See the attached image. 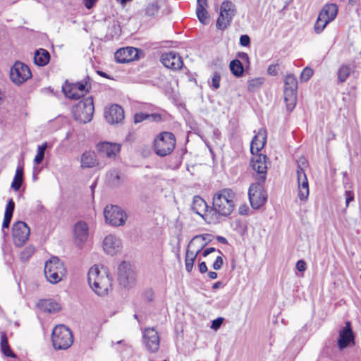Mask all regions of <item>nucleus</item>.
Returning <instances> with one entry per match:
<instances>
[{"mask_svg":"<svg viewBox=\"0 0 361 361\" xmlns=\"http://www.w3.org/2000/svg\"><path fill=\"white\" fill-rule=\"evenodd\" d=\"M147 120L152 122H159L161 121V115L158 113L147 114Z\"/></svg>","mask_w":361,"mask_h":361,"instance_id":"nucleus-50","label":"nucleus"},{"mask_svg":"<svg viewBox=\"0 0 361 361\" xmlns=\"http://www.w3.org/2000/svg\"><path fill=\"white\" fill-rule=\"evenodd\" d=\"M296 173H297V178L304 177L306 176V173H305V171H304L302 165H300V164H298V165Z\"/></svg>","mask_w":361,"mask_h":361,"instance_id":"nucleus-58","label":"nucleus"},{"mask_svg":"<svg viewBox=\"0 0 361 361\" xmlns=\"http://www.w3.org/2000/svg\"><path fill=\"white\" fill-rule=\"evenodd\" d=\"M34 209H35V212H42L44 210V207L42 205L41 201L37 200L35 202Z\"/></svg>","mask_w":361,"mask_h":361,"instance_id":"nucleus-57","label":"nucleus"},{"mask_svg":"<svg viewBox=\"0 0 361 361\" xmlns=\"http://www.w3.org/2000/svg\"><path fill=\"white\" fill-rule=\"evenodd\" d=\"M267 72L271 75H276L277 71H276V66L274 65H270L268 67Z\"/></svg>","mask_w":361,"mask_h":361,"instance_id":"nucleus-61","label":"nucleus"},{"mask_svg":"<svg viewBox=\"0 0 361 361\" xmlns=\"http://www.w3.org/2000/svg\"><path fill=\"white\" fill-rule=\"evenodd\" d=\"M339 331V336L337 341L338 346L340 350H343L354 343L355 336L352 330L351 323L348 321Z\"/></svg>","mask_w":361,"mask_h":361,"instance_id":"nucleus-16","label":"nucleus"},{"mask_svg":"<svg viewBox=\"0 0 361 361\" xmlns=\"http://www.w3.org/2000/svg\"><path fill=\"white\" fill-rule=\"evenodd\" d=\"M237 56L240 59L244 62L247 63L248 65L250 64V58L247 53L245 52H239L237 54Z\"/></svg>","mask_w":361,"mask_h":361,"instance_id":"nucleus-56","label":"nucleus"},{"mask_svg":"<svg viewBox=\"0 0 361 361\" xmlns=\"http://www.w3.org/2000/svg\"><path fill=\"white\" fill-rule=\"evenodd\" d=\"M66 273V269L63 262L57 257H52L46 262L44 275L48 281L55 284L61 281Z\"/></svg>","mask_w":361,"mask_h":361,"instance_id":"nucleus-3","label":"nucleus"},{"mask_svg":"<svg viewBox=\"0 0 361 361\" xmlns=\"http://www.w3.org/2000/svg\"><path fill=\"white\" fill-rule=\"evenodd\" d=\"M338 6L335 4H326L319 12L320 17L328 20L329 22L333 21L338 14Z\"/></svg>","mask_w":361,"mask_h":361,"instance_id":"nucleus-28","label":"nucleus"},{"mask_svg":"<svg viewBox=\"0 0 361 361\" xmlns=\"http://www.w3.org/2000/svg\"><path fill=\"white\" fill-rule=\"evenodd\" d=\"M80 163L82 168H93L99 164L95 153L90 151L82 153Z\"/></svg>","mask_w":361,"mask_h":361,"instance_id":"nucleus-29","label":"nucleus"},{"mask_svg":"<svg viewBox=\"0 0 361 361\" xmlns=\"http://www.w3.org/2000/svg\"><path fill=\"white\" fill-rule=\"evenodd\" d=\"M192 209L202 219H204V215L208 212V206L202 197L196 195L193 197Z\"/></svg>","mask_w":361,"mask_h":361,"instance_id":"nucleus-27","label":"nucleus"},{"mask_svg":"<svg viewBox=\"0 0 361 361\" xmlns=\"http://www.w3.org/2000/svg\"><path fill=\"white\" fill-rule=\"evenodd\" d=\"M207 244V242L200 243L198 249L195 252L189 250V247L186 250L185 264V269L188 272H191L193 268L194 262L197 258V255L200 252L201 250Z\"/></svg>","mask_w":361,"mask_h":361,"instance_id":"nucleus-25","label":"nucleus"},{"mask_svg":"<svg viewBox=\"0 0 361 361\" xmlns=\"http://www.w3.org/2000/svg\"><path fill=\"white\" fill-rule=\"evenodd\" d=\"M138 52V49L132 47H127L117 50L115 53L114 57L118 63H129L139 58Z\"/></svg>","mask_w":361,"mask_h":361,"instance_id":"nucleus-18","label":"nucleus"},{"mask_svg":"<svg viewBox=\"0 0 361 361\" xmlns=\"http://www.w3.org/2000/svg\"><path fill=\"white\" fill-rule=\"evenodd\" d=\"M135 280V273L131 269L130 265L123 262L118 268V281L121 286L128 288L130 286Z\"/></svg>","mask_w":361,"mask_h":361,"instance_id":"nucleus-14","label":"nucleus"},{"mask_svg":"<svg viewBox=\"0 0 361 361\" xmlns=\"http://www.w3.org/2000/svg\"><path fill=\"white\" fill-rule=\"evenodd\" d=\"M87 281L91 288L100 296L106 295L111 288V279L108 271L103 267L99 269L97 265L90 269Z\"/></svg>","mask_w":361,"mask_h":361,"instance_id":"nucleus-1","label":"nucleus"},{"mask_svg":"<svg viewBox=\"0 0 361 361\" xmlns=\"http://www.w3.org/2000/svg\"><path fill=\"white\" fill-rule=\"evenodd\" d=\"M30 233L29 226L23 221L16 222L12 227L13 243L17 247H22L28 240Z\"/></svg>","mask_w":361,"mask_h":361,"instance_id":"nucleus-12","label":"nucleus"},{"mask_svg":"<svg viewBox=\"0 0 361 361\" xmlns=\"http://www.w3.org/2000/svg\"><path fill=\"white\" fill-rule=\"evenodd\" d=\"M164 0H155L147 4L145 8V13L148 16H155L158 14L159 8L164 4Z\"/></svg>","mask_w":361,"mask_h":361,"instance_id":"nucleus-35","label":"nucleus"},{"mask_svg":"<svg viewBox=\"0 0 361 361\" xmlns=\"http://www.w3.org/2000/svg\"><path fill=\"white\" fill-rule=\"evenodd\" d=\"M296 269L298 271L302 272L306 269V262L302 260H298L296 263Z\"/></svg>","mask_w":361,"mask_h":361,"instance_id":"nucleus-55","label":"nucleus"},{"mask_svg":"<svg viewBox=\"0 0 361 361\" xmlns=\"http://www.w3.org/2000/svg\"><path fill=\"white\" fill-rule=\"evenodd\" d=\"M216 240L218 242L222 243V244H227L228 243V240H226V238L223 237V236H217L216 237Z\"/></svg>","mask_w":361,"mask_h":361,"instance_id":"nucleus-64","label":"nucleus"},{"mask_svg":"<svg viewBox=\"0 0 361 361\" xmlns=\"http://www.w3.org/2000/svg\"><path fill=\"white\" fill-rule=\"evenodd\" d=\"M97 0H84L85 6L87 9H90Z\"/></svg>","mask_w":361,"mask_h":361,"instance_id":"nucleus-60","label":"nucleus"},{"mask_svg":"<svg viewBox=\"0 0 361 361\" xmlns=\"http://www.w3.org/2000/svg\"><path fill=\"white\" fill-rule=\"evenodd\" d=\"M147 120V114L143 112L136 113L134 116V122L135 123H140L143 121Z\"/></svg>","mask_w":361,"mask_h":361,"instance_id":"nucleus-48","label":"nucleus"},{"mask_svg":"<svg viewBox=\"0 0 361 361\" xmlns=\"http://www.w3.org/2000/svg\"><path fill=\"white\" fill-rule=\"evenodd\" d=\"M329 23L330 22H329L328 20H326L324 18L320 17V16L319 15L314 24V28L315 32L317 34H320Z\"/></svg>","mask_w":361,"mask_h":361,"instance_id":"nucleus-40","label":"nucleus"},{"mask_svg":"<svg viewBox=\"0 0 361 361\" xmlns=\"http://www.w3.org/2000/svg\"><path fill=\"white\" fill-rule=\"evenodd\" d=\"M32 77L30 68L20 61H16L11 68L10 78L16 85H21Z\"/></svg>","mask_w":361,"mask_h":361,"instance_id":"nucleus-9","label":"nucleus"},{"mask_svg":"<svg viewBox=\"0 0 361 361\" xmlns=\"http://www.w3.org/2000/svg\"><path fill=\"white\" fill-rule=\"evenodd\" d=\"M229 68L231 73L234 76L237 78L243 76L245 69L242 62L239 59L232 60L230 62Z\"/></svg>","mask_w":361,"mask_h":361,"instance_id":"nucleus-34","label":"nucleus"},{"mask_svg":"<svg viewBox=\"0 0 361 361\" xmlns=\"http://www.w3.org/2000/svg\"><path fill=\"white\" fill-rule=\"evenodd\" d=\"M106 182L112 188H117L121 183L120 172L117 169H112L106 173Z\"/></svg>","mask_w":361,"mask_h":361,"instance_id":"nucleus-32","label":"nucleus"},{"mask_svg":"<svg viewBox=\"0 0 361 361\" xmlns=\"http://www.w3.org/2000/svg\"><path fill=\"white\" fill-rule=\"evenodd\" d=\"M35 252V247L33 245L27 246L20 253V258L23 262H27Z\"/></svg>","mask_w":361,"mask_h":361,"instance_id":"nucleus-43","label":"nucleus"},{"mask_svg":"<svg viewBox=\"0 0 361 361\" xmlns=\"http://www.w3.org/2000/svg\"><path fill=\"white\" fill-rule=\"evenodd\" d=\"M224 264V260L221 256H218L213 263L212 267L215 270H219Z\"/></svg>","mask_w":361,"mask_h":361,"instance_id":"nucleus-49","label":"nucleus"},{"mask_svg":"<svg viewBox=\"0 0 361 361\" xmlns=\"http://www.w3.org/2000/svg\"><path fill=\"white\" fill-rule=\"evenodd\" d=\"M199 271L202 274L207 271V267L204 262H202L199 264Z\"/></svg>","mask_w":361,"mask_h":361,"instance_id":"nucleus-62","label":"nucleus"},{"mask_svg":"<svg viewBox=\"0 0 361 361\" xmlns=\"http://www.w3.org/2000/svg\"><path fill=\"white\" fill-rule=\"evenodd\" d=\"M0 345L1 353L6 357L16 358V355L13 352V350L10 348L6 333H1Z\"/></svg>","mask_w":361,"mask_h":361,"instance_id":"nucleus-33","label":"nucleus"},{"mask_svg":"<svg viewBox=\"0 0 361 361\" xmlns=\"http://www.w3.org/2000/svg\"><path fill=\"white\" fill-rule=\"evenodd\" d=\"M143 343L146 349L152 353H157L159 348V336L154 328L145 329L142 335Z\"/></svg>","mask_w":361,"mask_h":361,"instance_id":"nucleus-15","label":"nucleus"},{"mask_svg":"<svg viewBox=\"0 0 361 361\" xmlns=\"http://www.w3.org/2000/svg\"><path fill=\"white\" fill-rule=\"evenodd\" d=\"M267 157L262 154H255L251 159V166L257 173L256 179L257 181L264 183L267 173Z\"/></svg>","mask_w":361,"mask_h":361,"instance_id":"nucleus-13","label":"nucleus"},{"mask_svg":"<svg viewBox=\"0 0 361 361\" xmlns=\"http://www.w3.org/2000/svg\"><path fill=\"white\" fill-rule=\"evenodd\" d=\"M240 44L243 47H248L250 44V38L247 35H243L240 37Z\"/></svg>","mask_w":361,"mask_h":361,"instance_id":"nucleus-52","label":"nucleus"},{"mask_svg":"<svg viewBox=\"0 0 361 361\" xmlns=\"http://www.w3.org/2000/svg\"><path fill=\"white\" fill-rule=\"evenodd\" d=\"M221 75L218 72H215L213 75L212 82V87L214 90H217L220 86Z\"/></svg>","mask_w":361,"mask_h":361,"instance_id":"nucleus-46","label":"nucleus"},{"mask_svg":"<svg viewBox=\"0 0 361 361\" xmlns=\"http://www.w3.org/2000/svg\"><path fill=\"white\" fill-rule=\"evenodd\" d=\"M196 14L200 22L207 25L209 22V15L207 8H196Z\"/></svg>","mask_w":361,"mask_h":361,"instance_id":"nucleus-39","label":"nucleus"},{"mask_svg":"<svg viewBox=\"0 0 361 361\" xmlns=\"http://www.w3.org/2000/svg\"><path fill=\"white\" fill-rule=\"evenodd\" d=\"M161 61L165 67L173 71L180 70L183 65L181 57L175 51L162 54Z\"/></svg>","mask_w":361,"mask_h":361,"instance_id":"nucleus-17","label":"nucleus"},{"mask_svg":"<svg viewBox=\"0 0 361 361\" xmlns=\"http://www.w3.org/2000/svg\"><path fill=\"white\" fill-rule=\"evenodd\" d=\"M12 216H13L11 215L4 214V219L2 224V230H4V228H8L10 223L11 221Z\"/></svg>","mask_w":361,"mask_h":361,"instance_id":"nucleus-54","label":"nucleus"},{"mask_svg":"<svg viewBox=\"0 0 361 361\" xmlns=\"http://www.w3.org/2000/svg\"><path fill=\"white\" fill-rule=\"evenodd\" d=\"M104 215L107 223L112 226H118L125 224L127 216L117 205H107L104 208Z\"/></svg>","mask_w":361,"mask_h":361,"instance_id":"nucleus-8","label":"nucleus"},{"mask_svg":"<svg viewBox=\"0 0 361 361\" xmlns=\"http://www.w3.org/2000/svg\"><path fill=\"white\" fill-rule=\"evenodd\" d=\"M284 83L286 88H290L293 90L298 89V80L293 74H289L286 77Z\"/></svg>","mask_w":361,"mask_h":361,"instance_id":"nucleus-42","label":"nucleus"},{"mask_svg":"<svg viewBox=\"0 0 361 361\" xmlns=\"http://www.w3.org/2000/svg\"><path fill=\"white\" fill-rule=\"evenodd\" d=\"M297 90L290 88L284 89V101L286 103L287 109L291 111L295 106L297 101Z\"/></svg>","mask_w":361,"mask_h":361,"instance_id":"nucleus-31","label":"nucleus"},{"mask_svg":"<svg viewBox=\"0 0 361 361\" xmlns=\"http://www.w3.org/2000/svg\"><path fill=\"white\" fill-rule=\"evenodd\" d=\"M90 78L87 76L84 80L73 84L67 91L63 88L66 97L71 99H79L83 97L91 89Z\"/></svg>","mask_w":361,"mask_h":361,"instance_id":"nucleus-11","label":"nucleus"},{"mask_svg":"<svg viewBox=\"0 0 361 361\" xmlns=\"http://www.w3.org/2000/svg\"><path fill=\"white\" fill-rule=\"evenodd\" d=\"M210 236L209 234H200V235H197L195 236H194L192 240L190 241L188 247H190V246H192V245H194L195 243H197L198 241L201 240V241H209L210 239L209 238V237Z\"/></svg>","mask_w":361,"mask_h":361,"instance_id":"nucleus-45","label":"nucleus"},{"mask_svg":"<svg viewBox=\"0 0 361 361\" xmlns=\"http://www.w3.org/2000/svg\"><path fill=\"white\" fill-rule=\"evenodd\" d=\"M47 148V142H46L42 144L41 145L38 146L37 152L34 159V162L35 164H39L42 162Z\"/></svg>","mask_w":361,"mask_h":361,"instance_id":"nucleus-38","label":"nucleus"},{"mask_svg":"<svg viewBox=\"0 0 361 361\" xmlns=\"http://www.w3.org/2000/svg\"><path fill=\"white\" fill-rule=\"evenodd\" d=\"M23 180V167L18 166L16 171V174L11 183V188L15 190L18 191Z\"/></svg>","mask_w":361,"mask_h":361,"instance_id":"nucleus-36","label":"nucleus"},{"mask_svg":"<svg viewBox=\"0 0 361 361\" xmlns=\"http://www.w3.org/2000/svg\"><path fill=\"white\" fill-rule=\"evenodd\" d=\"M207 8L208 7L207 0H197V8Z\"/></svg>","mask_w":361,"mask_h":361,"instance_id":"nucleus-59","label":"nucleus"},{"mask_svg":"<svg viewBox=\"0 0 361 361\" xmlns=\"http://www.w3.org/2000/svg\"><path fill=\"white\" fill-rule=\"evenodd\" d=\"M215 251L216 249L214 247H208L204 250L202 255L204 257H207V255Z\"/></svg>","mask_w":361,"mask_h":361,"instance_id":"nucleus-63","label":"nucleus"},{"mask_svg":"<svg viewBox=\"0 0 361 361\" xmlns=\"http://www.w3.org/2000/svg\"><path fill=\"white\" fill-rule=\"evenodd\" d=\"M313 70L310 67H305L301 74H300V81L301 82H306L313 75Z\"/></svg>","mask_w":361,"mask_h":361,"instance_id":"nucleus-44","label":"nucleus"},{"mask_svg":"<svg viewBox=\"0 0 361 361\" xmlns=\"http://www.w3.org/2000/svg\"><path fill=\"white\" fill-rule=\"evenodd\" d=\"M235 193L231 189L224 188L216 192L213 197L212 207L209 212L227 216L234 209L233 200Z\"/></svg>","mask_w":361,"mask_h":361,"instance_id":"nucleus-2","label":"nucleus"},{"mask_svg":"<svg viewBox=\"0 0 361 361\" xmlns=\"http://www.w3.org/2000/svg\"><path fill=\"white\" fill-rule=\"evenodd\" d=\"M267 142V130L260 128L257 133L253 137L250 144V152L255 155L262 149Z\"/></svg>","mask_w":361,"mask_h":361,"instance_id":"nucleus-21","label":"nucleus"},{"mask_svg":"<svg viewBox=\"0 0 361 361\" xmlns=\"http://www.w3.org/2000/svg\"><path fill=\"white\" fill-rule=\"evenodd\" d=\"M175 145V136L170 132H163L154 140V150L156 154L160 157L170 154Z\"/></svg>","mask_w":361,"mask_h":361,"instance_id":"nucleus-6","label":"nucleus"},{"mask_svg":"<svg viewBox=\"0 0 361 361\" xmlns=\"http://www.w3.org/2000/svg\"><path fill=\"white\" fill-rule=\"evenodd\" d=\"M263 183H264L257 181L250 186L248 197L250 204L253 209H259L267 200V195L262 186Z\"/></svg>","mask_w":361,"mask_h":361,"instance_id":"nucleus-10","label":"nucleus"},{"mask_svg":"<svg viewBox=\"0 0 361 361\" xmlns=\"http://www.w3.org/2000/svg\"><path fill=\"white\" fill-rule=\"evenodd\" d=\"M88 226L85 221H78L74 226L75 240L77 245H82L88 238Z\"/></svg>","mask_w":361,"mask_h":361,"instance_id":"nucleus-22","label":"nucleus"},{"mask_svg":"<svg viewBox=\"0 0 361 361\" xmlns=\"http://www.w3.org/2000/svg\"><path fill=\"white\" fill-rule=\"evenodd\" d=\"M264 82V79L262 78H256L249 80L247 90L249 92H255L257 89H259L262 83Z\"/></svg>","mask_w":361,"mask_h":361,"instance_id":"nucleus-41","label":"nucleus"},{"mask_svg":"<svg viewBox=\"0 0 361 361\" xmlns=\"http://www.w3.org/2000/svg\"><path fill=\"white\" fill-rule=\"evenodd\" d=\"M124 111L120 105L112 104L105 110V118L109 123H119L124 119Z\"/></svg>","mask_w":361,"mask_h":361,"instance_id":"nucleus-20","label":"nucleus"},{"mask_svg":"<svg viewBox=\"0 0 361 361\" xmlns=\"http://www.w3.org/2000/svg\"><path fill=\"white\" fill-rule=\"evenodd\" d=\"M97 149L103 157L115 159L121 150V145L115 142H102L97 145Z\"/></svg>","mask_w":361,"mask_h":361,"instance_id":"nucleus-19","label":"nucleus"},{"mask_svg":"<svg viewBox=\"0 0 361 361\" xmlns=\"http://www.w3.org/2000/svg\"><path fill=\"white\" fill-rule=\"evenodd\" d=\"M345 205H346V207H348L349 203L354 200L353 192L350 190H345Z\"/></svg>","mask_w":361,"mask_h":361,"instance_id":"nucleus-53","label":"nucleus"},{"mask_svg":"<svg viewBox=\"0 0 361 361\" xmlns=\"http://www.w3.org/2000/svg\"><path fill=\"white\" fill-rule=\"evenodd\" d=\"M235 13L236 8L235 4L228 0L224 1L221 3L219 16L216 20V28L220 30H226L230 26Z\"/></svg>","mask_w":361,"mask_h":361,"instance_id":"nucleus-7","label":"nucleus"},{"mask_svg":"<svg viewBox=\"0 0 361 361\" xmlns=\"http://www.w3.org/2000/svg\"><path fill=\"white\" fill-rule=\"evenodd\" d=\"M224 318L222 317H218L216 319H214L212 323L211 328L214 330H217L220 328L221 324H223Z\"/></svg>","mask_w":361,"mask_h":361,"instance_id":"nucleus-51","label":"nucleus"},{"mask_svg":"<svg viewBox=\"0 0 361 361\" xmlns=\"http://www.w3.org/2000/svg\"><path fill=\"white\" fill-rule=\"evenodd\" d=\"M121 241L116 236L107 235L103 241V249L109 255H114L120 250Z\"/></svg>","mask_w":361,"mask_h":361,"instance_id":"nucleus-23","label":"nucleus"},{"mask_svg":"<svg viewBox=\"0 0 361 361\" xmlns=\"http://www.w3.org/2000/svg\"><path fill=\"white\" fill-rule=\"evenodd\" d=\"M94 111L93 98L92 96L80 100L73 107L74 118L82 123L92 121Z\"/></svg>","mask_w":361,"mask_h":361,"instance_id":"nucleus-5","label":"nucleus"},{"mask_svg":"<svg viewBox=\"0 0 361 361\" xmlns=\"http://www.w3.org/2000/svg\"><path fill=\"white\" fill-rule=\"evenodd\" d=\"M15 209V202L12 199H10L7 203L5 214L13 216Z\"/></svg>","mask_w":361,"mask_h":361,"instance_id":"nucleus-47","label":"nucleus"},{"mask_svg":"<svg viewBox=\"0 0 361 361\" xmlns=\"http://www.w3.org/2000/svg\"><path fill=\"white\" fill-rule=\"evenodd\" d=\"M37 307L48 313H55L61 310V305L52 299L40 300L37 302Z\"/></svg>","mask_w":361,"mask_h":361,"instance_id":"nucleus-26","label":"nucleus"},{"mask_svg":"<svg viewBox=\"0 0 361 361\" xmlns=\"http://www.w3.org/2000/svg\"><path fill=\"white\" fill-rule=\"evenodd\" d=\"M50 61L49 52L42 48H40L35 51L34 56V62L39 66H44Z\"/></svg>","mask_w":361,"mask_h":361,"instance_id":"nucleus-30","label":"nucleus"},{"mask_svg":"<svg viewBox=\"0 0 361 361\" xmlns=\"http://www.w3.org/2000/svg\"><path fill=\"white\" fill-rule=\"evenodd\" d=\"M298 181V197L300 201L307 200L310 193L309 183L307 176L297 178Z\"/></svg>","mask_w":361,"mask_h":361,"instance_id":"nucleus-24","label":"nucleus"},{"mask_svg":"<svg viewBox=\"0 0 361 361\" xmlns=\"http://www.w3.org/2000/svg\"><path fill=\"white\" fill-rule=\"evenodd\" d=\"M51 341L55 349L66 350L73 344V336L66 326L57 325L52 331Z\"/></svg>","mask_w":361,"mask_h":361,"instance_id":"nucleus-4","label":"nucleus"},{"mask_svg":"<svg viewBox=\"0 0 361 361\" xmlns=\"http://www.w3.org/2000/svg\"><path fill=\"white\" fill-rule=\"evenodd\" d=\"M351 68L348 65H342L338 70V80L340 82H344L349 77Z\"/></svg>","mask_w":361,"mask_h":361,"instance_id":"nucleus-37","label":"nucleus"}]
</instances>
